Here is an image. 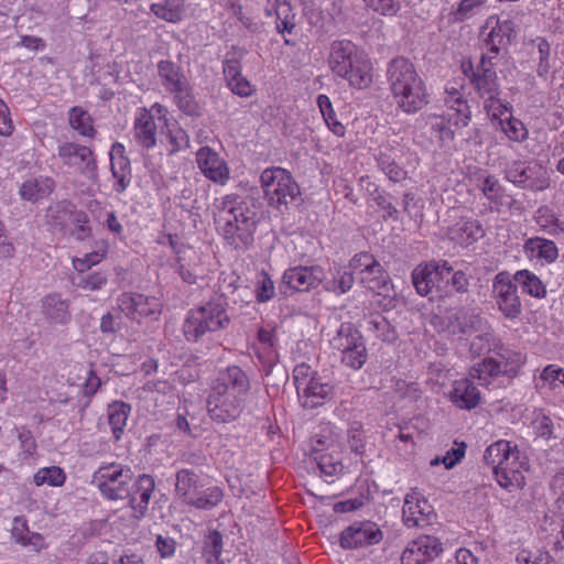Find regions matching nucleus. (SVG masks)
Wrapping results in <instances>:
<instances>
[{
  "mask_svg": "<svg viewBox=\"0 0 564 564\" xmlns=\"http://www.w3.org/2000/svg\"><path fill=\"white\" fill-rule=\"evenodd\" d=\"M477 74L471 85L480 98H492L501 94L498 75L494 64H490L489 54H481Z\"/></svg>",
  "mask_w": 564,
  "mask_h": 564,
  "instance_id": "20",
  "label": "nucleus"
},
{
  "mask_svg": "<svg viewBox=\"0 0 564 564\" xmlns=\"http://www.w3.org/2000/svg\"><path fill=\"white\" fill-rule=\"evenodd\" d=\"M261 187L271 207L289 208L301 195L300 186L290 172L282 167H268L260 175Z\"/></svg>",
  "mask_w": 564,
  "mask_h": 564,
  "instance_id": "6",
  "label": "nucleus"
},
{
  "mask_svg": "<svg viewBox=\"0 0 564 564\" xmlns=\"http://www.w3.org/2000/svg\"><path fill=\"white\" fill-rule=\"evenodd\" d=\"M452 239L462 246H469L481 239L485 235L482 225L477 219H467L457 223L451 229Z\"/></svg>",
  "mask_w": 564,
  "mask_h": 564,
  "instance_id": "31",
  "label": "nucleus"
},
{
  "mask_svg": "<svg viewBox=\"0 0 564 564\" xmlns=\"http://www.w3.org/2000/svg\"><path fill=\"white\" fill-rule=\"evenodd\" d=\"M245 403L235 395L226 394L213 387L206 400L209 417L217 423L236 421L242 413Z\"/></svg>",
  "mask_w": 564,
  "mask_h": 564,
  "instance_id": "11",
  "label": "nucleus"
},
{
  "mask_svg": "<svg viewBox=\"0 0 564 564\" xmlns=\"http://www.w3.org/2000/svg\"><path fill=\"white\" fill-rule=\"evenodd\" d=\"M505 177L521 189L542 192L550 187L547 170L538 161L513 160L506 165Z\"/></svg>",
  "mask_w": 564,
  "mask_h": 564,
  "instance_id": "8",
  "label": "nucleus"
},
{
  "mask_svg": "<svg viewBox=\"0 0 564 564\" xmlns=\"http://www.w3.org/2000/svg\"><path fill=\"white\" fill-rule=\"evenodd\" d=\"M68 121L70 127L84 137H93L95 129L93 118L80 107H73L69 110Z\"/></svg>",
  "mask_w": 564,
  "mask_h": 564,
  "instance_id": "41",
  "label": "nucleus"
},
{
  "mask_svg": "<svg viewBox=\"0 0 564 564\" xmlns=\"http://www.w3.org/2000/svg\"><path fill=\"white\" fill-rule=\"evenodd\" d=\"M142 300L140 293H123L118 297V307L127 317L137 318L138 301Z\"/></svg>",
  "mask_w": 564,
  "mask_h": 564,
  "instance_id": "55",
  "label": "nucleus"
},
{
  "mask_svg": "<svg viewBox=\"0 0 564 564\" xmlns=\"http://www.w3.org/2000/svg\"><path fill=\"white\" fill-rule=\"evenodd\" d=\"M274 285L270 276L262 272L256 284V299L260 303L270 301L274 296Z\"/></svg>",
  "mask_w": 564,
  "mask_h": 564,
  "instance_id": "56",
  "label": "nucleus"
},
{
  "mask_svg": "<svg viewBox=\"0 0 564 564\" xmlns=\"http://www.w3.org/2000/svg\"><path fill=\"white\" fill-rule=\"evenodd\" d=\"M449 399L459 409L471 410L480 402V392L469 379L456 380Z\"/></svg>",
  "mask_w": 564,
  "mask_h": 564,
  "instance_id": "26",
  "label": "nucleus"
},
{
  "mask_svg": "<svg viewBox=\"0 0 564 564\" xmlns=\"http://www.w3.org/2000/svg\"><path fill=\"white\" fill-rule=\"evenodd\" d=\"M441 541L431 535H421L411 541L402 553V564H431L441 553Z\"/></svg>",
  "mask_w": 564,
  "mask_h": 564,
  "instance_id": "13",
  "label": "nucleus"
},
{
  "mask_svg": "<svg viewBox=\"0 0 564 564\" xmlns=\"http://www.w3.org/2000/svg\"><path fill=\"white\" fill-rule=\"evenodd\" d=\"M324 278V270L319 265H297L285 270L282 281L292 291L308 292L312 289H316Z\"/></svg>",
  "mask_w": 564,
  "mask_h": 564,
  "instance_id": "15",
  "label": "nucleus"
},
{
  "mask_svg": "<svg viewBox=\"0 0 564 564\" xmlns=\"http://www.w3.org/2000/svg\"><path fill=\"white\" fill-rule=\"evenodd\" d=\"M130 412L131 405L123 401H113L108 405V422L116 441L121 438Z\"/></svg>",
  "mask_w": 564,
  "mask_h": 564,
  "instance_id": "33",
  "label": "nucleus"
},
{
  "mask_svg": "<svg viewBox=\"0 0 564 564\" xmlns=\"http://www.w3.org/2000/svg\"><path fill=\"white\" fill-rule=\"evenodd\" d=\"M376 337L386 343H393L398 339V332L393 325L382 315H376L369 322Z\"/></svg>",
  "mask_w": 564,
  "mask_h": 564,
  "instance_id": "45",
  "label": "nucleus"
},
{
  "mask_svg": "<svg viewBox=\"0 0 564 564\" xmlns=\"http://www.w3.org/2000/svg\"><path fill=\"white\" fill-rule=\"evenodd\" d=\"M387 77L393 99L405 113H416L429 104L425 84L408 58H393Z\"/></svg>",
  "mask_w": 564,
  "mask_h": 564,
  "instance_id": "2",
  "label": "nucleus"
},
{
  "mask_svg": "<svg viewBox=\"0 0 564 564\" xmlns=\"http://www.w3.org/2000/svg\"><path fill=\"white\" fill-rule=\"evenodd\" d=\"M485 375L489 377L502 375L501 362L495 358H485L481 362L474 366L470 372L473 378L484 380L482 383H488Z\"/></svg>",
  "mask_w": 564,
  "mask_h": 564,
  "instance_id": "48",
  "label": "nucleus"
},
{
  "mask_svg": "<svg viewBox=\"0 0 564 564\" xmlns=\"http://www.w3.org/2000/svg\"><path fill=\"white\" fill-rule=\"evenodd\" d=\"M332 345L341 355L366 346L361 332L352 323H341Z\"/></svg>",
  "mask_w": 564,
  "mask_h": 564,
  "instance_id": "27",
  "label": "nucleus"
},
{
  "mask_svg": "<svg viewBox=\"0 0 564 564\" xmlns=\"http://www.w3.org/2000/svg\"><path fill=\"white\" fill-rule=\"evenodd\" d=\"M400 150L389 147L380 149L376 156L378 167L394 183L406 180L408 172L400 165Z\"/></svg>",
  "mask_w": 564,
  "mask_h": 564,
  "instance_id": "25",
  "label": "nucleus"
},
{
  "mask_svg": "<svg viewBox=\"0 0 564 564\" xmlns=\"http://www.w3.org/2000/svg\"><path fill=\"white\" fill-rule=\"evenodd\" d=\"M486 198L495 204H501L503 198V187L494 175H487L480 186Z\"/></svg>",
  "mask_w": 564,
  "mask_h": 564,
  "instance_id": "52",
  "label": "nucleus"
},
{
  "mask_svg": "<svg viewBox=\"0 0 564 564\" xmlns=\"http://www.w3.org/2000/svg\"><path fill=\"white\" fill-rule=\"evenodd\" d=\"M328 66L333 74L349 82L358 89L372 84V64L365 52L349 40L330 43Z\"/></svg>",
  "mask_w": 564,
  "mask_h": 564,
  "instance_id": "3",
  "label": "nucleus"
},
{
  "mask_svg": "<svg viewBox=\"0 0 564 564\" xmlns=\"http://www.w3.org/2000/svg\"><path fill=\"white\" fill-rule=\"evenodd\" d=\"M360 283L368 290L376 292L384 297H391L393 293V285L389 274L380 264V272H371V274H364L360 276Z\"/></svg>",
  "mask_w": 564,
  "mask_h": 564,
  "instance_id": "35",
  "label": "nucleus"
},
{
  "mask_svg": "<svg viewBox=\"0 0 564 564\" xmlns=\"http://www.w3.org/2000/svg\"><path fill=\"white\" fill-rule=\"evenodd\" d=\"M519 454L517 446H511L508 441L499 440L486 448L484 460L495 469L497 466L518 464Z\"/></svg>",
  "mask_w": 564,
  "mask_h": 564,
  "instance_id": "24",
  "label": "nucleus"
},
{
  "mask_svg": "<svg viewBox=\"0 0 564 564\" xmlns=\"http://www.w3.org/2000/svg\"><path fill=\"white\" fill-rule=\"evenodd\" d=\"M518 288L506 272H500L495 276L492 292L497 305L505 317L513 319L521 314V302L518 295Z\"/></svg>",
  "mask_w": 564,
  "mask_h": 564,
  "instance_id": "12",
  "label": "nucleus"
},
{
  "mask_svg": "<svg viewBox=\"0 0 564 564\" xmlns=\"http://www.w3.org/2000/svg\"><path fill=\"white\" fill-rule=\"evenodd\" d=\"M134 138L145 149L156 144V123L150 112L143 111L134 121Z\"/></svg>",
  "mask_w": 564,
  "mask_h": 564,
  "instance_id": "32",
  "label": "nucleus"
},
{
  "mask_svg": "<svg viewBox=\"0 0 564 564\" xmlns=\"http://www.w3.org/2000/svg\"><path fill=\"white\" fill-rule=\"evenodd\" d=\"M108 279L107 275L101 272H93L85 276H82L78 282V288L84 290H100L106 283Z\"/></svg>",
  "mask_w": 564,
  "mask_h": 564,
  "instance_id": "61",
  "label": "nucleus"
},
{
  "mask_svg": "<svg viewBox=\"0 0 564 564\" xmlns=\"http://www.w3.org/2000/svg\"><path fill=\"white\" fill-rule=\"evenodd\" d=\"M317 106L328 128L336 135H344L345 127L337 120L330 99L326 95H318Z\"/></svg>",
  "mask_w": 564,
  "mask_h": 564,
  "instance_id": "43",
  "label": "nucleus"
},
{
  "mask_svg": "<svg viewBox=\"0 0 564 564\" xmlns=\"http://www.w3.org/2000/svg\"><path fill=\"white\" fill-rule=\"evenodd\" d=\"M402 513L406 527H421L429 522V517L433 513V507L425 498H420L419 494L413 491L405 496Z\"/></svg>",
  "mask_w": 564,
  "mask_h": 564,
  "instance_id": "21",
  "label": "nucleus"
},
{
  "mask_svg": "<svg viewBox=\"0 0 564 564\" xmlns=\"http://www.w3.org/2000/svg\"><path fill=\"white\" fill-rule=\"evenodd\" d=\"M171 93L174 95V100L181 111L192 117L199 115V106L195 100L193 89L188 82Z\"/></svg>",
  "mask_w": 564,
  "mask_h": 564,
  "instance_id": "40",
  "label": "nucleus"
},
{
  "mask_svg": "<svg viewBox=\"0 0 564 564\" xmlns=\"http://www.w3.org/2000/svg\"><path fill=\"white\" fill-rule=\"evenodd\" d=\"M224 549L223 534L217 530H209L203 544V555L207 564H224L220 555Z\"/></svg>",
  "mask_w": 564,
  "mask_h": 564,
  "instance_id": "37",
  "label": "nucleus"
},
{
  "mask_svg": "<svg viewBox=\"0 0 564 564\" xmlns=\"http://www.w3.org/2000/svg\"><path fill=\"white\" fill-rule=\"evenodd\" d=\"M453 267L446 260H431L419 263L411 273L412 284L421 296L437 294L448 295L449 275Z\"/></svg>",
  "mask_w": 564,
  "mask_h": 564,
  "instance_id": "7",
  "label": "nucleus"
},
{
  "mask_svg": "<svg viewBox=\"0 0 564 564\" xmlns=\"http://www.w3.org/2000/svg\"><path fill=\"white\" fill-rule=\"evenodd\" d=\"M133 471L130 466L120 463L102 464L94 471L91 484L108 500H124L130 497Z\"/></svg>",
  "mask_w": 564,
  "mask_h": 564,
  "instance_id": "5",
  "label": "nucleus"
},
{
  "mask_svg": "<svg viewBox=\"0 0 564 564\" xmlns=\"http://www.w3.org/2000/svg\"><path fill=\"white\" fill-rule=\"evenodd\" d=\"M155 490V480L151 475H139L131 484L128 506L133 510V518L140 520L148 513L152 494Z\"/></svg>",
  "mask_w": 564,
  "mask_h": 564,
  "instance_id": "18",
  "label": "nucleus"
},
{
  "mask_svg": "<svg viewBox=\"0 0 564 564\" xmlns=\"http://www.w3.org/2000/svg\"><path fill=\"white\" fill-rule=\"evenodd\" d=\"M513 279L514 283L517 285L519 284L524 293L538 299H542L546 295L545 285L529 270H520L516 272Z\"/></svg>",
  "mask_w": 564,
  "mask_h": 564,
  "instance_id": "38",
  "label": "nucleus"
},
{
  "mask_svg": "<svg viewBox=\"0 0 564 564\" xmlns=\"http://www.w3.org/2000/svg\"><path fill=\"white\" fill-rule=\"evenodd\" d=\"M196 161L202 173L210 181L225 184L229 178V170L219 154L209 147H203L196 154Z\"/></svg>",
  "mask_w": 564,
  "mask_h": 564,
  "instance_id": "19",
  "label": "nucleus"
},
{
  "mask_svg": "<svg viewBox=\"0 0 564 564\" xmlns=\"http://www.w3.org/2000/svg\"><path fill=\"white\" fill-rule=\"evenodd\" d=\"M533 43L536 44L538 53H539V63L536 73L540 77L545 78L550 72V44L544 37H536Z\"/></svg>",
  "mask_w": 564,
  "mask_h": 564,
  "instance_id": "53",
  "label": "nucleus"
},
{
  "mask_svg": "<svg viewBox=\"0 0 564 564\" xmlns=\"http://www.w3.org/2000/svg\"><path fill=\"white\" fill-rule=\"evenodd\" d=\"M451 124H453V122H449V118L445 119L444 117H440V116L431 117V128H432V130L437 131L440 133L441 140H453L454 139L455 133L451 129Z\"/></svg>",
  "mask_w": 564,
  "mask_h": 564,
  "instance_id": "62",
  "label": "nucleus"
},
{
  "mask_svg": "<svg viewBox=\"0 0 564 564\" xmlns=\"http://www.w3.org/2000/svg\"><path fill=\"white\" fill-rule=\"evenodd\" d=\"M335 386L326 376H317L297 392L300 404L307 410L317 409L335 397Z\"/></svg>",
  "mask_w": 564,
  "mask_h": 564,
  "instance_id": "14",
  "label": "nucleus"
},
{
  "mask_svg": "<svg viewBox=\"0 0 564 564\" xmlns=\"http://www.w3.org/2000/svg\"><path fill=\"white\" fill-rule=\"evenodd\" d=\"M57 155L63 164L76 169L90 181L97 180V163L93 151L88 147L65 142L58 147Z\"/></svg>",
  "mask_w": 564,
  "mask_h": 564,
  "instance_id": "10",
  "label": "nucleus"
},
{
  "mask_svg": "<svg viewBox=\"0 0 564 564\" xmlns=\"http://www.w3.org/2000/svg\"><path fill=\"white\" fill-rule=\"evenodd\" d=\"M372 196H373L372 199L377 204V206L386 212V214L383 215L384 219H387V218H392L394 220L398 219L399 210L392 204L390 195L379 192L378 188H376Z\"/></svg>",
  "mask_w": 564,
  "mask_h": 564,
  "instance_id": "58",
  "label": "nucleus"
},
{
  "mask_svg": "<svg viewBox=\"0 0 564 564\" xmlns=\"http://www.w3.org/2000/svg\"><path fill=\"white\" fill-rule=\"evenodd\" d=\"M445 104L453 111V113H448L449 122H453L456 127H466L469 123L471 118L470 107L458 90L447 91Z\"/></svg>",
  "mask_w": 564,
  "mask_h": 564,
  "instance_id": "30",
  "label": "nucleus"
},
{
  "mask_svg": "<svg viewBox=\"0 0 564 564\" xmlns=\"http://www.w3.org/2000/svg\"><path fill=\"white\" fill-rule=\"evenodd\" d=\"M213 388L246 402L250 390L248 375L238 366H229L221 371Z\"/></svg>",
  "mask_w": 564,
  "mask_h": 564,
  "instance_id": "17",
  "label": "nucleus"
},
{
  "mask_svg": "<svg viewBox=\"0 0 564 564\" xmlns=\"http://www.w3.org/2000/svg\"><path fill=\"white\" fill-rule=\"evenodd\" d=\"M499 362H501L502 375L514 378L524 365L525 357L518 351L503 350L499 354Z\"/></svg>",
  "mask_w": 564,
  "mask_h": 564,
  "instance_id": "44",
  "label": "nucleus"
},
{
  "mask_svg": "<svg viewBox=\"0 0 564 564\" xmlns=\"http://www.w3.org/2000/svg\"><path fill=\"white\" fill-rule=\"evenodd\" d=\"M380 264L381 263L368 252H360L355 254L349 262L350 269L354 271L359 270L360 276L364 274H371V272H380Z\"/></svg>",
  "mask_w": 564,
  "mask_h": 564,
  "instance_id": "47",
  "label": "nucleus"
},
{
  "mask_svg": "<svg viewBox=\"0 0 564 564\" xmlns=\"http://www.w3.org/2000/svg\"><path fill=\"white\" fill-rule=\"evenodd\" d=\"M45 224L52 230L64 231L68 223H88L84 210L77 209L70 200L63 199L51 205L45 214Z\"/></svg>",
  "mask_w": 564,
  "mask_h": 564,
  "instance_id": "16",
  "label": "nucleus"
},
{
  "mask_svg": "<svg viewBox=\"0 0 564 564\" xmlns=\"http://www.w3.org/2000/svg\"><path fill=\"white\" fill-rule=\"evenodd\" d=\"M215 218L224 239L234 248L252 243L259 221L260 203L250 195L227 194L216 204Z\"/></svg>",
  "mask_w": 564,
  "mask_h": 564,
  "instance_id": "1",
  "label": "nucleus"
},
{
  "mask_svg": "<svg viewBox=\"0 0 564 564\" xmlns=\"http://www.w3.org/2000/svg\"><path fill=\"white\" fill-rule=\"evenodd\" d=\"M167 137L170 143L172 144V149L170 150L171 153L180 151L188 144V135L186 131L177 126H174L173 129L169 128Z\"/></svg>",
  "mask_w": 564,
  "mask_h": 564,
  "instance_id": "64",
  "label": "nucleus"
},
{
  "mask_svg": "<svg viewBox=\"0 0 564 564\" xmlns=\"http://www.w3.org/2000/svg\"><path fill=\"white\" fill-rule=\"evenodd\" d=\"M55 188V181L48 176H39L25 180L19 189L23 200L36 203L46 198Z\"/></svg>",
  "mask_w": 564,
  "mask_h": 564,
  "instance_id": "28",
  "label": "nucleus"
},
{
  "mask_svg": "<svg viewBox=\"0 0 564 564\" xmlns=\"http://www.w3.org/2000/svg\"><path fill=\"white\" fill-rule=\"evenodd\" d=\"M175 478V494L187 503L197 491L199 477L193 469L184 468L176 473Z\"/></svg>",
  "mask_w": 564,
  "mask_h": 564,
  "instance_id": "36",
  "label": "nucleus"
},
{
  "mask_svg": "<svg viewBox=\"0 0 564 564\" xmlns=\"http://www.w3.org/2000/svg\"><path fill=\"white\" fill-rule=\"evenodd\" d=\"M500 127L512 141L522 142L528 138V130L524 124L512 116L506 118V120H501Z\"/></svg>",
  "mask_w": 564,
  "mask_h": 564,
  "instance_id": "50",
  "label": "nucleus"
},
{
  "mask_svg": "<svg viewBox=\"0 0 564 564\" xmlns=\"http://www.w3.org/2000/svg\"><path fill=\"white\" fill-rule=\"evenodd\" d=\"M383 539L379 525L370 520L356 521L341 531L339 544L345 550L367 547L378 544Z\"/></svg>",
  "mask_w": 564,
  "mask_h": 564,
  "instance_id": "9",
  "label": "nucleus"
},
{
  "mask_svg": "<svg viewBox=\"0 0 564 564\" xmlns=\"http://www.w3.org/2000/svg\"><path fill=\"white\" fill-rule=\"evenodd\" d=\"M158 73L162 78L163 86L170 93L188 82L182 68L171 61H160Z\"/></svg>",
  "mask_w": 564,
  "mask_h": 564,
  "instance_id": "34",
  "label": "nucleus"
},
{
  "mask_svg": "<svg viewBox=\"0 0 564 564\" xmlns=\"http://www.w3.org/2000/svg\"><path fill=\"white\" fill-rule=\"evenodd\" d=\"M484 108L491 120H498L499 126L502 117L509 112L511 115L512 107L507 101H502L500 95L492 96L484 99Z\"/></svg>",
  "mask_w": 564,
  "mask_h": 564,
  "instance_id": "49",
  "label": "nucleus"
},
{
  "mask_svg": "<svg viewBox=\"0 0 564 564\" xmlns=\"http://www.w3.org/2000/svg\"><path fill=\"white\" fill-rule=\"evenodd\" d=\"M227 303L217 296L188 312L183 325L184 336L188 341H198L206 333L218 332L228 327L230 317Z\"/></svg>",
  "mask_w": 564,
  "mask_h": 564,
  "instance_id": "4",
  "label": "nucleus"
},
{
  "mask_svg": "<svg viewBox=\"0 0 564 564\" xmlns=\"http://www.w3.org/2000/svg\"><path fill=\"white\" fill-rule=\"evenodd\" d=\"M321 373L312 369V367L305 362L296 365L292 372V378L296 388V392L302 390V388H304L308 383V381L314 380Z\"/></svg>",
  "mask_w": 564,
  "mask_h": 564,
  "instance_id": "54",
  "label": "nucleus"
},
{
  "mask_svg": "<svg viewBox=\"0 0 564 564\" xmlns=\"http://www.w3.org/2000/svg\"><path fill=\"white\" fill-rule=\"evenodd\" d=\"M340 360L345 366L354 370L361 369L368 360V351L366 346L355 350L352 349L351 351L341 355Z\"/></svg>",
  "mask_w": 564,
  "mask_h": 564,
  "instance_id": "57",
  "label": "nucleus"
},
{
  "mask_svg": "<svg viewBox=\"0 0 564 564\" xmlns=\"http://www.w3.org/2000/svg\"><path fill=\"white\" fill-rule=\"evenodd\" d=\"M137 316L148 317L160 313V303L158 299L145 296L142 294V300L138 301Z\"/></svg>",
  "mask_w": 564,
  "mask_h": 564,
  "instance_id": "63",
  "label": "nucleus"
},
{
  "mask_svg": "<svg viewBox=\"0 0 564 564\" xmlns=\"http://www.w3.org/2000/svg\"><path fill=\"white\" fill-rule=\"evenodd\" d=\"M365 6L383 17H393L401 9L400 0H362Z\"/></svg>",
  "mask_w": 564,
  "mask_h": 564,
  "instance_id": "51",
  "label": "nucleus"
},
{
  "mask_svg": "<svg viewBox=\"0 0 564 564\" xmlns=\"http://www.w3.org/2000/svg\"><path fill=\"white\" fill-rule=\"evenodd\" d=\"M66 475L61 467L51 466L41 468L34 475V484L36 486L50 485V486H62L65 482Z\"/></svg>",
  "mask_w": 564,
  "mask_h": 564,
  "instance_id": "46",
  "label": "nucleus"
},
{
  "mask_svg": "<svg viewBox=\"0 0 564 564\" xmlns=\"http://www.w3.org/2000/svg\"><path fill=\"white\" fill-rule=\"evenodd\" d=\"M486 0H460L457 10L455 11V20L464 21L476 14Z\"/></svg>",
  "mask_w": 564,
  "mask_h": 564,
  "instance_id": "60",
  "label": "nucleus"
},
{
  "mask_svg": "<svg viewBox=\"0 0 564 564\" xmlns=\"http://www.w3.org/2000/svg\"><path fill=\"white\" fill-rule=\"evenodd\" d=\"M520 467L521 463L518 460V464L497 466V468L492 469V473L499 486L511 490L512 488L518 487L523 479Z\"/></svg>",
  "mask_w": 564,
  "mask_h": 564,
  "instance_id": "39",
  "label": "nucleus"
},
{
  "mask_svg": "<svg viewBox=\"0 0 564 564\" xmlns=\"http://www.w3.org/2000/svg\"><path fill=\"white\" fill-rule=\"evenodd\" d=\"M303 14L307 22L313 26H322L324 22L323 11L316 6L314 0H301Z\"/></svg>",
  "mask_w": 564,
  "mask_h": 564,
  "instance_id": "59",
  "label": "nucleus"
},
{
  "mask_svg": "<svg viewBox=\"0 0 564 564\" xmlns=\"http://www.w3.org/2000/svg\"><path fill=\"white\" fill-rule=\"evenodd\" d=\"M41 311L50 324L66 325L72 318L69 302L57 293L48 294L42 300Z\"/></svg>",
  "mask_w": 564,
  "mask_h": 564,
  "instance_id": "23",
  "label": "nucleus"
},
{
  "mask_svg": "<svg viewBox=\"0 0 564 564\" xmlns=\"http://www.w3.org/2000/svg\"><path fill=\"white\" fill-rule=\"evenodd\" d=\"M224 498L223 490L217 487H209L200 492L196 498L187 500V505H191L197 509L210 510L218 506Z\"/></svg>",
  "mask_w": 564,
  "mask_h": 564,
  "instance_id": "42",
  "label": "nucleus"
},
{
  "mask_svg": "<svg viewBox=\"0 0 564 564\" xmlns=\"http://www.w3.org/2000/svg\"><path fill=\"white\" fill-rule=\"evenodd\" d=\"M485 321L476 308L460 307L448 316L453 334H473L484 329Z\"/></svg>",
  "mask_w": 564,
  "mask_h": 564,
  "instance_id": "22",
  "label": "nucleus"
},
{
  "mask_svg": "<svg viewBox=\"0 0 564 564\" xmlns=\"http://www.w3.org/2000/svg\"><path fill=\"white\" fill-rule=\"evenodd\" d=\"M523 249L529 258L544 260L547 263L554 262L558 257V249L555 242L541 237L527 239Z\"/></svg>",
  "mask_w": 564,
  "mask_h": 564,
  "instance_id": "29",
  "label": "nucleus"
}]
</instances>
